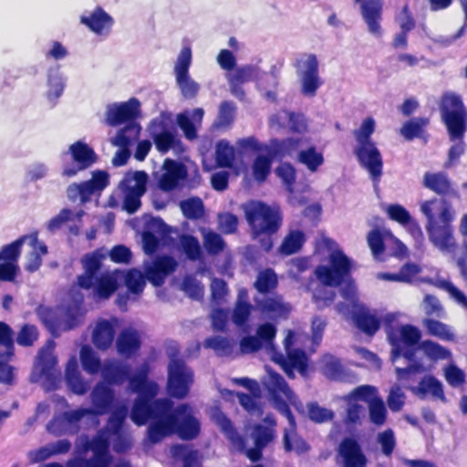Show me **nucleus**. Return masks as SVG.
I'll list each match as a JSON object with an SVG mask.
<instances>
[{"label": "nucleus", "instance_id": "nucleus-8", "mask_svg": "<svg viewBox=\"0 0 467 467\" xmlns=\"http://www.w3.org/2000/svg\"><path fill=\"white\" fill-rule=\"evenodd\" d=\"M194 382L193 370L182 358L171 357L167 366L166 391L171 398H186Z\"/></svg>", "mask_w": 467, "mask_h": 467}, {"label": "nucleus", "instance_id": "nucleus-45", "mask_svg": "<svg viewBox=\"0 0 467 467\" xmlns=\"http://www.w3.org/2000/svg\"><path fill=\"white\" fill-rule=\"evenodd\" d=\"M130 369L127 365H108L103 377L109 384L122 385L130 378Z\"/></svg>", "mask_w": 467, "mask_h": 467}, {"label": "nucleus", "instance_id": "nucleus-61", "mask_svg": "<svg viewBox=\"0 0 467 467\" xmlns=\"http://www.w3.org/2000/svg\"><path fill=\"white\" fill-rule=\"evenodd\" d=\"M235 115V106L234 102L224 100L220 104L216 125L221 128L231 126Z\"/></svg>", "mask_w": 467, "mask_h": 467}, {"label": "nucleus", "instance_id": "nucleus-5", "mask_svg": "<svg viewBox=\"0 0 467 467\" xmlns=\"http://www.w3.org/2000/svg\"><path fill=\"white\" fill-rule=\"evenodd\" d=\"M436 202V199H431L420 204V211L427 218L426 230L429 239L441 252H454L457 247L451 224L454 211L448 202L442 201L439 213L435 215L431 206Z\"/></svg>", "mask_w": 467, "mask_h": 467}, {"label": "nucleus", "instance_id": "nucleus-39", "mask_svg": "<svg viewBox=\"0 0 467 467\" xmlns=\"http://www.w3.org/2000/svg\"><path fill=\"white\" fill-rule=\"evenodd\" d=\"M422 324L430 336L435 337L443 341H454L455 336L451 331L448 325L434 318H425Z\"/></svg>", "mask_w": 467, "mask_h": 467}, {"label": "nucleus", "instance_id": "nucleus-9", "mask_svg": "<svg viewBox=\"0 0 467 467\" xmlns=\"http://www.w3.org/2000/svg\"><path fill=\"white\" fill-rule=\"evenodd\" d=\"M328 260L330 265H317L315 269V275L325 285L339 286L350 275L351 261L339 249L332 251Z\"/></svg>", "mask_w": 467, "mask_h": 467}, {"label": "nucleus", "instance_id": "nucleus-36", "mask_svg": "<svg viewBox=\"0 0 467 467\" xmlns=\"http://www.w3.org/2000/svg\"><path fill=\"white\" fill-rule=\"evenodd\" d=\"M353 320L356 327L368 336H373L380 327V320L368 311L356 312Z\"/></svg>", "mask_w": 467, "mask_h": 467}, {"label": "nucleus", "instance_id": "nucleus-33", "mask_svg": "<svg viewBox=\"0 0 467 467\" xmlns=\"http://www.w3.org/2000/svg\"><path fill=\"white\" fill-rule=\"evenodd\" d=\"M306 241V234L301 230H291L284 237L278 248L280 254L288 256L298 253Z\"/></svg>", "mask_w": 467, "mask_h": 467}, {"label": "nucleus", "instance_id": "nucleus-54", "mask_svg": "<svg viewBox=\"0 0 467 467\" xmlns=\"http://www.w3.org/2000/svg\"><path fill=\"white\" fill-rule=\"evenodd\" d=\"M368 412L370 421L377 425L382 426L387 420V409L383 400L379 397L371 398L368 403Z\"/></svg>", "mask_w": 467, "mask_h": 467}, {"label": "nucleus", "instance_id": "nucleus-1", "mask_svg": "<svg viewBox=\"0 0 467 467\" xmlns=\"http://www.w3.org/2000/svg\"><path fill=\"white\" fill-rule=\"evenodd\" d=\"M148 423L147 440L151 444H157L174 434L182 441H192L201 432L200 421L192 413L189 405L182 403L175 406L171 399L163 402Z\"/></svg>", "mask_w": 467, "mask_h": 467}, {"label": "nucleus", "instance_id": "nucleus-60", "mask_svg": "<svg viewBox=\"0 0 467 467\" xmlns=\"http://www.w3.org/2000/svg\"><path fill=\"white\" fill-rule=\"evenodd\" d=\"M192 63V49L189 46L183 47L177 57L174 71L176 77L181 78L189 75V68Z\"/></svg>", "mask_w": 467, "mask_h": 467}, {"label": "nucleus", "instance_id": "nucleus-7", "mask_svg": "<svg viewBox=\"0 0 467 467\" xmlns=\"http://www.w3.org/2000/svg\"><path fill=\"white\" fill-rule=\"evenodd\" d=\"M110 442L104 431H99L91 439L85 437L78 448L79 456L67 462V467H109L112 462Z\"/></svg>", "mask_w": 467, "mask_h": 467}, {"label": "nucleus", "instance_id": "nucleus-37", "mask_svg": "<svg viewBox=\"0 0 467 467\" xmlns=\"http://www.w3.org/2000/svg\"><path fill=\"white\" fill-rule=\"evenodd\" d=\"M283 443L286 452L295 451L296 454L302 455L310 450V445L296 433V429L285 430Z\"/></svg>", "mask_w": 467, "mask_h": 467}, {"label": "nucleus", "instance_id": "nucleus-16", "mask_svg": "<svg viewBox=\"0 0 467 467\" xmlns=\"http://www.w3.org/2000/svg\"><path fill=\"white\" fill-rule=\"evenodd\" d=\"M90 412V409L87 408L64 411L53 417L47 423V431L56 436L75 433L78 430V423L85 416L91 415Z\"/></svg>", "mask_w": 467, "mask_h": 467}, {"label": "nucleus", "instance_id": "nucleus-18", "mask_svg": "<svg viewBox=\"0 0 467 467\" xmlns=\"http://www.w3.org/2000/svg\"><path fill=\"white\" fill-rule=\"evenodd\" d=\"M178 262L171 255L158 256L150 265L145 268L147 280L155 287L161 286L168 275L176 271Z\"/></svg>", "mask_w": 467, "mask_h": 467}, {"label": "nucleus", "instance_id": "nucleus-10", "mask_svg": "<svg viewBox=\"0 0 467 467\" xmlns=\"http://www.w3.org/2000/svg\"><path fill=\"white\" fill-rule=\"evenodd\" d=\"M300 79L301 92L314 97L323 81L319 77V63L315 54L304 53L294 63Z\"/></svg>", "mask_w": 467, "mask_h": 467}, {"label": "nucleus", "instance_id": "nucleus-28", "mask_svg": "<svg viewBox=\"0 0 467 467\" xmlns=\"http://www.w3.org/2000/svg\"><path fill=\"white\" fill-rule=\"evenodd\" d=\"M65 381L69 390L76 395H84L89 389L88 381L80 374L78 363L75 356H72L67 362Z\"/></svg>", "mask_w": 467, "mask_h": 467}, {"label": "nucleus", "instance_id": "nucleus-55", "mask_svg": "<svg viewBox=\"0 0 467 467\" xmlns=\"http://www.w3.org/2000/svg\"><path fill=\"white\" fill-rule=\"evenodd\" d=\"M26 240V235H23L11 244L3 246L0 250V261L16 263L21 254V247Z\"/></svg>", "mask_w": 467, "mask_h": 467}, {"label": "nucleus", "instance_id": "nucleus-47", "mask_svg": "<svg viewBox=\"0 0 467 467\" xmlns=\"http://www.w3.org/2000/svg\"><path fill=\"white\" fill-rule=\"evenodd\" d=\"M268 389L272 397L283 394L287 400H291L294 392L289 388L285 379L277 372L269 374Z\"/></svg>", "mask_w": 467, "mask_h": 467}, {"label": "nucleus", "instance_id": "nucleus-12", "mask_svg": "<svg viewBox=\"0 0 467 467\" xmlns=\"http://www.w3.org/2000/svg\"><path fill=\"white\" fill-rule=\"evenodd\" d=\"M148 182L149 175L145 171H136L121 182L124 186L123 209L128 213L133 214L140 208V199L147 192Z\"/></svg>", "mask_w": 467, "mask_h": 467}, {"label": "nucleus", "instance_id": "nucleus-56", "mask_svg": "<svg viewBox=\"0 0 467 467\" xmlns=\"http://www.w3.org/2000/svg\"><path fill=\"white\" fill-rule=\"evenodd\" d=\"M276 175L281 179L285 189L293 192L296 180V171L289 162H283L275 169Z\"/></svg>", "mask_w": 467, "mask_h": 467}, {"label": "nucleus", "instance_id": "nucleus-35", "mask_svg": "<svg viewBox=\"0 0 467 467\" xmlns=\"http://www.w3.org/2000/svg\"><path fill=\"white\" fill-rule=\"evenodd\" d=\"M388 216L390 220L399 223L404 226H410L411 231L421 234L418 223L412 219L409 211L400 204L395 203L389 205L387 209Z\"/></svg>", "mask_w": 467, "mask_h": 467}, {"label": "nucleus", "instance_id": "nucleus-41", "mask_svg": "<svg viewBox=\"0 0 467 467\" xmlns=\"http://www.w3.org/2000/svg\"><path fill=\"white\" fill-rule=\"evenodd\" d=\"M278 285L277 275L272 268L260 271L254 284V288L262 295H267Z\"/></svg>", "mask_w": 467, "mask_h": 467}, {"label": "nucleus", "instance_id": "nucleus-13", "mask_svg": "<svg viewBox=\"0 0 467 467\" xmlns=\"http://www.w3.org/2000/svg\"><path fill=\"white\" fill-rule=\"evenodd\" d=\"M354 154L359 165L368 171L374 184H378L382 176V155L375 142L357 144Z\"/></svg>", "mask_w": 467, "mask_h": 467}, {"label": "nucleus", "instance_id": "nucleus-26", "mask_svg": "<svg viewBox=\"0 0 467 467\" xmlns=\"http://www.w3.org/2000/svg\"><path fill=\"white\" fill-rule=\"evenodd\" d=\"M118 322L117 317H112L109 320L100 319L97 322L92 332V342L99 350L106 351L111 347L116 334L115 327Z\"/></svg>", "mask_w": 467, "mask_h": 467}, {"label": "nucleus", "instance_id": "nucleus-25", "mask_svg": "<svg viewBox=\"0 0 467 467\" xmlns=\"http://www.w3.org/2000/svg\"><path fill=\"white\" fill-rule=\"evenodd\" d=\"M164 172L159 180V187L164 192L174 190L181 180L187 176L186 167L172 159H166L163 162Z\"/></svg>", "mask_w": 467, "mask_h": 467}, {"label": "nucleus", "instance_id": "nucleus-43", "mask_svg": "<svg viewBox=\"0 0 467 467\" xmlns=\"http://www.w3.org/2000/svg\"><path fill=\"white\" fill-rule=\"evenodd\" d=\"M0 355L3 357L16 355L15 331L5 321H0Z\"/></svg>", "mask_w": 467, "mask_h": 467}, {"label": "nucleus", "instance_id": "nucleus-42", "mask_svg": "<svg viewBox=\"0 0 467 467\" xmlns=\"http://www.w3.org/2000/svg\"><path fill=\"white\" fill-rule=\"evenodd\" d=\"M430 119L426 117L414 118L406 121L400 129L401 135L408 140L422 137Z\"/></svg>", "mask_w": 467, "mask_h": 467}, {"label": "nucleus", "instance_id": "nucleus-38", "mask_svg": "<svg viewBox=\"0 0 467 467\" xmlns=\"http://www.w3.org/2000/svg\"><path fill=\"white\" fill-rule=\"evenodd\" d=\"M171 453L174 458L182 459V467H202L198 450H189L185 444H175L171 447Z\"/></svg>", "mask_w": 467, "mask_h": 467}, {"label": "nucleus", "instance_id": "nucleus-21", "mask_svg": "<svg viewBox=\"0 0 467 467\" xmlns=\"http://www.w3.org/2000/svg\"><path fill=\"white\" fill-rule=\"evenodd\" d=\"M92 408L91 415H104L111 411L115 403L114 389L104 382H99L90 394Z\"/></svg>", "mask_w": 467, "mask_h": 467}, {"label": "nucleus", "instance_id": "nucleus-52", "mask_svg": "<svg viewBox=\"0 0 467 467\" xmlns=\"http://www.w3.org/2000/svg\"><path fill=\"white\" fill-rule=\"evenodd\" d=\"M203 346L206 348L213 349L219 357H228L233 353V345L227 337L213 336L207 337Z\"/></svg>", "mask_w": 467, "mask_h": 467}, {"label": "nucleus", "instance_id": "nucleus-57", "mask_svg": "<svg viewBox=\"0 0 467 467\" xmlns=\"http://www.w3.org/2000/svg\"><path fill=\"white\" fill-rule=\"evenodd\" d=\"M375 120L372 117L366 118L360 127L353 131L354 137L358 144L374 142L371 135L375 131Z\"/></svg>", "mask_w": 467, "mask_h": 467}, {"label": "nucleus", "instance_id": "nucleus-59", "mask_svg": "<svg viewBox=\"0 0 467 467\" xmlns=\"http://www.w3.org/2000/svg\"><path fill=\"white\" fill-rule=\"evenodd\" d=\"M254 445L265 448L275 438L274 430L263 424H255L251 433Z\"/></svg>", "mask_w": 467, "mask_h": 467}, {"label": "nucleus", "instance_id": "nucleus-48", "mask_svg": "<svg viewBox=\"0 0 467 467\" xmlns=\"http://www.w3.org/2000/svg\"><path fill=\"white\" fill-rule=\"evenodd\" d=\"M272 159L267 155L260 154L255 157L252 164V172L254 179L259 182H264L271 172Z\"/></svg>", "mask_w": 467, "mask_h": 467}, {"label": "nucleus", "instance_id": "nucleus-44", "mask_svg": "<svg viewBox=\"0 0 467 467\" xmlns=\"http://www.w3.org/2000/svg\"><path fill=\"white\" fill-rule=\"evenodd\" d=\"M297 161L304 164L311 172H316L324 163V156L322 152L317 150L315 146H310L298 152Z\"/></svg>", "mask_w": 467, "mask_h": 467}, {"label": "nucleus", "instance_id": "nucleus-22", "mask_svg": "<svg viewBox=\"0 0 467 467\" xmlns=\"http://www.w3.org/2000/svg\"><path fill=\"white\" fill-rule=\"evenodd\" d=\"M358 3L360 4V13L368 31L372 35L380 36L384 0H361Z\"/></svg>", "mask_w": 467, "mask_h": 467}, {"label": "nucleus", "instance_id": "nucleus-24", "mask_svg": "<svg viewBox=\"0 0 467 467\" xmlns=\"http://www.w3.org/2000/svg\"><path fill=\"white\" fill-rule=\"evenodd\" d=\"M256 308L259 312L270 319H286L290 314V307L284 303L280 295L254 298Z\"/></svg>", "mask_w": 467, "mask_h": 467}, {"label": "nucleus", "instance_id": "nucleus-17", "mask_svg": "<svg viewBox=\"0 0 467 467\" xmlns=\"http://www.w3.org/2000/svg\"><path fill=\"white\" fill-rule=\"evenodd\" d=\"M337 462L340 467H367L368 461L359 442L346 437L338 444Z\"/></svg>", "mask_w": 467, "mask_h": 467}, {"label": "nucleus", "instance_id": "nucleus-30", "mask_svg": "<svg viewBox=\"0 0 467 467\" xmlns=\"http://www.w3.org/2000/svg\"><path fill=\"white\" fill-rule=\"evenodd\" d=\"M80 22L99 35L109 31L113 25L112 17L101 6H97L89 16H82Z\"/></svg>", "mask_w": 467, "mask_h": 467}, {"label": "nucleus", "instance_id": "nucleus-32", "mask_svg": "<svg viewBox=\"0 0 467 467\" xmlns=\"http://www.w3.org/2000/svg\"><path fill=\"white\" fill-rule=\"evenodd\" d=\"M415 392L422 399L431 394L435 400H446L441 382L431 375L425 376L420 379Z\"/></svg>", "mask_w": 467, "mask_h": 467}, {"label": "nucleus", "instance_id": "nucleus-40", "mask_svg": "<svg viewBox=\"0 0 467 467\" xmlns=\"http://www.w3.org/2000/svg\"><path fill=\"white\" fill-rule=\"evenodd\" d=\"M122 272L121 279H124V284L128 291L134 295L141 294L146 285V274L143 275L137 268H131L126 272Z\"/></svg>", "mask_w": 467, "mask_h": 467}, {"label": "nucleus", "instance_id": "nucleus-62", "mask_svg": "<svg viewBox=\"0 0 467 467\" xmlns=\"http://www.w3.org/2000/svg\"><path fill=\"white\" fill-rule=\"evenodd\" d=\"M400 345L404 343L407 347H414L419 344L421 333L415 326L407 324L400 327Z\"/></svg>", "mask_w": 467, "mask_h": 467}, {"label": "nucleus", "instance_id": "nucleus-27", "mask_svg": "<svg viewBox=\"0 0 467 467\" xmlns=\"http://www.w3.org/2000/svg\"><path fill=\"white\" fill-rule=\"evenodd\" d=\"M422 184L425 188L441 197L456 195L451 180L447 173L443 171L425 172Z\"/></svg>", "mask_w": 467, "mask_h": 467}, {"label": "nucleus", "instance_id": "nucleus-11", "mask_svg": "<svg viewBox=\"0 0 467 467\" xmlns=\"http://www.w3.org/2000/svg\"><path fill=\"white\" fill-rule=\"evenodd\" d=\"M212 419L213 422L219 427L220 431L223 433L225 438L230 443L238 449L240 451H244L245 455L252 462H258L263 457V450L265 448L254 445V447L246 450V441L244 438L240 435L234 428L232 420L221 410L217 409L213 413Z\"/></svg>", "mask_w": 467, "mask_h": 467}, {"label": "nucleus", "instance_id": "nucleus-50", "mask_svg": "<svg viewBox=\"0 0 467 467\" xmlns=\"http://www.w3.org/2000/svg\"><path fill=\"white\" fill-rule=\"evenodd\" d=\"M183 215L190 220L200 219L204 213V205L201 198L192 197L180 202Z\"/></svg>", "mask_w": 467, "mask_h": 467}, {"label": "nucleus", "instance_id": "nucleus-6", "mask_svg": "<svg viewBox=\"0 0 467 467\" xmlns=\"http://www.w3.org/2000/svg\"><path fill=\"white\" fill-rule=\"evenodd\" d=\"M244 215L255 237L266 234L268 238L261 239V246L265 252L273 247L270 236L278 232L282 224V216L278 210H275L263 202H251L244 207Z\"/></svg>", "mask_w": 467, "mask_h": 467}, {"label": "nucleus", "instance_id": "nucleus-49", "mask_svg": "<svg viewBox=\"0 0 467 467\" xmlns=\"http://www.w3.org/2000/svg\"><path fill=\"white\" fill-rule=\"evenodd\" d=\"M39 337V332L36 326L29 323H25L18 330L15 337V343L24 348L32 347Z\"/></svg>", "mask_w": 467, "mask_h": 467}, {"label": "nucleus", "instance_id": "nucleus-14", "mask_svg": "<svg viewBox=\"0 0 467 467\" xmlns=\"http://www.w3.org/2000/svg\"><path fill=\"white\" fill-rule=\"evenodd\" d=\"M68 153L71 155L74 162L63 164L62 175L65 177L75 176L78 171L89 168L98 160L94 150L81 140L71 144Z\"/></svg>", "mask_w": 467, "mask_h": 467}, {"label": "nucleus", "instance_id": "nucleus-2", "mask_svg": "<svg viewBox=\"0 0 467 467\" xmlns=\"http://www.w3.org/2000/svg\"><path fill=\"white\" fill-rule=\"evenodd\" d=\"M439 109L451 141H456L448 150L444 164L450 168L465 151L464 135L467 131V109L462 97L454 92H444L440 99Z\"/></svg>", "mask_w": 467, "mask_h": 467}, {"label": "nucleus", "instance_id": "nucleus-46", "mask_svg": "<svg viewBox=\"0 0 467 467\" xmlns=\"http://www.w3.org/2000/svg\"><path fill=\"white\" fill-rule=\"evenodd\" d=\"M234 161V149L226 140H220L216 144L215 162L218 167L231 168Z\"/></svg>", "mask_w": 467, "mask_h": 467}, {"label": "nucleus", "instance_id": "nucleus-34", "mask_svg": "<svg viewBox=\"0 0 467 467\" xmlns=\"http://www.w3.org/2000/svg\"><path fill=\"white\" fill-rule=\"evenodd\" d=\"M141 126L137 122L127 123L121 128L111 140L114 146L130 147L140 138Z\"/></svg>", "mask_w": 467, "mask_h": 467}, {"label": "nucleus", "instance_id": "nucleus-3", "mask_svg": "<svg viewBox=\"0 0 467 467\" xmlns=\"http://www.w3.org/2000/svg\"><path fill=\"white\" fill-rule=\"evenodd\" d=\"M105 255L99 250L85 254L81 258L83 273L77 277V285L83 290L91 291L97 299H109L119 286L123 272L102 271Z\"/></svg>", "mask_w": 467, "mask_h": 467}, {"label": "nucleus", "instance_id": "nucleus-19", "mask_svg": "<svg viewBox=\"0 0 467 467\" xmlns=\"http://www.w3.org/2000/svg\"><path fill=\"white\" fill-rule=\"evenodd\" d=\"M141 346V335L139 330L132 327L123 328L117 336L115 341V348L118 354L126 359L137 356Z\"/></svg>", "mask_w": 467, "mask_h": 467}, {"label": "nucleus", "instance_id": "nucleus-15", "mask_svg": "<svg viewBox=\"0 0 467 467\" xmlns=\"http://www.w3.org/2000/svg\"><path fill=\"white\" fill-rule=\"evenodd\" d=\"M140 103L136 98L126 102L113 103L108 106L105 123L109 127H117L123 123L134 122L140 113Z\"/></svg>", "mask_w": 467, "mask_h": 467}, {"label": "nucleus", "instance_id": "nucleus-20", "mask_svg": "<svg viewBox=\"0 0 467 467\" xmlns=\"http://www.w3.org/2000/svg\"><path fill=\"white\" fill-rule=\"evenodd\" d=\"M275 361L282 368L289 379H295V369L303 376L308 370V358L305 350L301 348H294L287 351L286 356L279 355L275 358Z\"/></svg>", "mask_w": 467, "mask_h": 467}, {"label": "nucleus", "instance_id": "nucleus-23", "mask_svg": "<svg viewBox=\"0 0 467 467\" xmlns=\"http://www.w3.org/2000/svg\"><path fill=\"white\" fill-rule=\"evenodd\" d=\"M150 138L155 147L161 154L167 153L171 149L181 145V140L178 139L174 132L167 130L162 121L153 119L150 125Z\"/></svg>", "mask_w": 467, "mask_h": 467}, {"label": "nucleus", "instance_id": "nucleus-31", "mask_svg": "<svg viewBox=\"0 0 467 467\" xmlns=\"http://www.w3.org/2000/svg\"><path fill=\"white\" fill-rule=\"evenodd\" d=\"M246 297V292L241 291L238 294L232 312V321L240 328H244L248 326V321L254 308L253 305L247 301Z\"/></svg>", "mask_w": 467, "mask_h": 467}, {"label": "nucleus", "instance_id": "nucleus-29", "mask_svg": "<svg viewBox=\"0 0 467 467\" xmlns=\"http://www.w3.org/2000/svg\"><path fill=\"white\" fill-rule=\"evenodd\" d=\"M254 74V67L250 65L234 67V71L228 76V83L230 85L231 92L239 99H244L245 92L242 86L244 83L250 82Z\"/></svg>", "mask_w": 467, "mask_h": 467}, {"label": "nucleus", "instance_id": "nucleus-53", "mask_svg": "<svg viewBox=\"0 0 467 467\" xmlns=\"http://www.w3.org/2000/svg\"><path fill=\"white\" fill-rule=\"evenodd\" d=\"M302 140L298 138H286L274 143L275 155L279 158L292 156L301 146Z\"/></svg>", "mask_w": 467, "mask_h": 467}, {"label": "nucleus", "instance_id": "nucleus-51", "mask_svg": "<svg viewBox=\"0 0 467 467\" xmlns=\"http://www.w3.org/2000/svg\"><path fill=\"white\" fill-rule=\"evenodd\" d=\"M80 362L83 369L89 374L98 373L101 368L100 359L88 345H84L80 349Z\"/></svg>", "mask_w": 467, "mask_h": 467}, {"label": "nucleus", "instance_id": "nucleus-63", "mask_svg": "<svg viewBox=\"0 0 467 467\" xmlns=\"http://www.w3.org/2000/svg\"><path fill=\"white\" fill-rule=\"evenodd\" d=\"M182 248L187 258L196 261L201 257L202 249L199 241L192 235H183L181 240Z\"/></svg>", "mask_w": 467, "mask_h": 467}, {"label": "nucleus", "instance_id": "nucleus-58", "mask_svg": "<svg viewBox=\"0 0 467 467\" xmlns=\"http://www.w3.org/2000/svg\"><path fill=\"white\" fill-rule=\"evenodd\" d=\"M307 414L309 420L315 423L327 422L334 418L332 410L319 406L317 402L307 404Z\"/></svg>", "mask_w": 467, "mask_h": 467}, {"label": "nucleus", "instance_id": "nucleus-64", "mask_svg": "<svg viewBox=\"0 0 467 467\" xmlns=\"http://www.w3.org/2000/svg\"><path fill=\"white\" fill-rule=\"evenodd\" d=\"M420 347L424 353L432 359H445L451 355L449 349L432 340L422 341Z\"/></svg>", "mask_w": 467, "mask_h": 467}, {"label": "nucleus", "instance_id": "nucleus-4", "mask_svg": "<svg viewBox=\"0 0 467 467\" xmlns=\"http://www.w3.org/2000/svg\"><path fill=\"white\" fill-rule=\"evenodd\" d=\"M150 366L143 362L137 372L128 379L129 389L137 396L132 402L130 418L132 422L140 427L146 425L152 416L160 410L164 401L170 398H157L159 386L155 381H149Z\"/></svg>", "mask_w": 467, "mask_h": 467}]
</instances>
